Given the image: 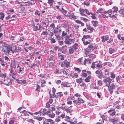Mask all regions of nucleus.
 <instances>
[{
    "instance_id": "f257e3e1",
    "label": "nucleus",
    "mask_w": 124,
    "mask_h": 124,
    "mask_svg": "<svg viewBox=\"0 0 124 124\" xmlns=\"http://www.w3.org/2000/svg\"><path fill=\"white\" fill-rule=\"evenodd\" d=\"M21 48L19 47H18L17 49L16 48L14 51L12 50V46H5L3 47L2 49V51L3 52V54H4L7 55H8L9 54L10 51L12 54H13L15 52H18L19 51V50L20 51H21Z\"/></svg>"
},
{
    "instance_id": "680f3d73",
    "label": "nucleus",
    "mask_w": 124,
    "mask_h": 124,
    "mask_svg": "<svg viewBox=\"0 0 124 124\" xmlns=\"http://www.w3.org/2000/svg\"><path fill=\"white\" fill-rule=\"evenodd\" d=\"M61 118L60 116H58L55 119V120L57 122H59L61 120Z\"/></svg>"
},
{
    "instance_id": "ddd939ff",
    "label": "nucleus",
    "mask_w": 124,
    "mask_h": 124,
    "mask_svg": "<svg viewBox=\"0 0 124 124\" xmlns=\"http://www.w3.org/2000/svg\"><path fill=\"white\" fill-rule=\"evenodd\" d=\"M79 11L80 12V14L81 15L85 16H86V15L84 14L86 12L85 9H84L81 8H80Z\"/></svg>"
},
{
    "instance_id": "4be33fe9",
    "label": "nucleus",
    "mask_w": 124,
    "mask_h": 124,
    "mask_svg": "<svg viewBox=\"0 0 124 124\" xmlns=\"http://www.w3.org/2000/svg\"><path fill=\"white\" fill-rule=\"evenodd\" d=\"M24 4L23 5L24 6H30L32 5H34L35 3L34 2L33 3L30 2L29 1H28L27 2H25L24 3Z\"/></svg>"
},
{
    "instance_id": "603ef678",
    "label": "nucleus",
    "mask_w": 124,
    "mask_h": 124,
    "mask_svg": "<svg viewBox=\"0 0 124 124\" xmlns=\"http://www.w3.org/2000/svg\"><path fill=\"white\" fill-rule=\"evenodd\" d=\"M78 101H79L80 103H83L84 102V101L81 98H78Z\"/></svg>"
},
{
    "instance_id": "9d476101",
    "label": "nucleus",
    "mask_w": 124,
    "mask_h": 124,
    "mask_svg": "<svg viewBox=\"0 0 124 124\" xmlns=\"http://www.w3.org/2000/svg\"><path fill=\"white\" fill-rule=\"evenodd\" d=\"M73 102L74 104V105L76 106L77 107H79L80 103L79 102V101H78V99L77 100H74Z\"/></svg>"
},
{
    "instance_id": "a878e982",
    "label": "nucleus",
    "mask_w": 124,
    "mask_h": 124,
    "mask_svg": "<svg viewBox=\"0 0 124 124\" xmlns=\"http://www.w3.org/2000/svg\"><path fill=\"white\" fill-rule=\"evenodd\" d=\"M56 94L57 95H56V98L61 97L63 95V94L62 92H58Z\"/></svg>"
},
{
    "instance_id": "f704fd0d",
    "label": "nucleus",
    "mask_w": 124,
    "mask_h": 124,
    "mask_svg": "<svg viewBox=\"0 0 124 124\" xmlns=\"http://www.w3.org/2000/svg\"><path fill=\"white\" fill-rule=\"evenodd\" d=\"M112 10L113 12H116L118 10V8L117 7L114 6L112 8Z\"/></svg>"
},
{
    "instance_id": "b1692460",
    "label": "nucleus",
    "mask_w": 124,
    "mask_h": 124,
    "mask_svg": "<svg viewBox=\"0 0 124 124\" xmlns=\"http://www.w3.org/2000/svg\"><path fill=\"white\" fill-rule=\"evenodd\" d=\"M83 79L81 78H80L78 79H76V82L79 84L82 83L83 81Z\"/></svg>"
},
{
    "instance_id": "c756f323",
    "label": "nucleus",
    "mask_w": 124,
    "mask_h": 124,
    "mask_svg": "<svg viewBox=\"0 0 124 124\" xmlns=\"http://www.w3.org/2000/svg\"><path fill=\"white\" fill-rule=\"evenodd\" d=\"M63 63H65V66L67 67H68L70 66V62H66V60H65V61H64Z\"/></svg>"
},
{
    "instance_id": "69168bd1",
    "label": "nucleus",
    "mask_w": 124,
    "mask_h": 124,
    "mask_svg": "<svg viewBox=\"0 0 124 124\" xmlns=\"http://www.w3.org/2000/svg\"><path fill=\"white\" fill-rule=\"evenodd\" d=\"M113 12V10L111 9H110L107 11V12H108V14H109V15L110 16L111 14L110 13H112Z\"/></svg>"
},
{
    "instance_id": "20e7f679",
    "label": "nucleus",
    "mask_w": 124,
    "mask_h": 124,
    "mask_svg": "<svg viewBox=\"0 0 124 124\" xmlns=\"http://www.w3.org/2000/svg\"><path fill=\"white\" fill-rule=\"evenodd\" d=\"M108 90L110 92V94H112L113 92V90L114 89L116 88V86L115 85L112 83L111 84L109 85V86H108Z\"/></svg>"
},
{
    "instance_id": "9b49d317",
    "label": "nucleus",
    "mask_w": 124,
    "mask_h": 124,
    "mask_svg": "<svg viewBox=\"0 0 124 124\" xmlns=\"http://www.w3.org/2000/svg\"><path fill=\"white\" fill-rule=\"evenodd\" d=\"M74 41V40L73 39H69L67 40H65V42L66 44L68 45H70L73 41Z\"/></svg>"
},
{
    "instance_id": "a19ab883",
    "label": "nucleus",
    "mask_w": 124,
    "mask_h": 124,
    "mask_svg": "<svg viewBox=\"0 0 124 124\" xmlns=\"http://www.w3.org/2000/svg\"><path fill=\"white\" fill-rule=\"evenodd\" d=\"M104 66L108 65V66L110 67L112 66V64L110 62H106L104 63Z\"/></svg>"
},
{
    "instance_id": "6e6552de",
    "label": "nucleus",
    "mask_w": 124,
    "mask_h": 124,
    "mask_svg": "<svg viewBox=\"0 0 124 124\" xmlns=\"http://www.w3.org/2000/svg\"><path fill=\"white\" fill-rule=\"evenodd\" d=\"M95 73L99 78H102L103 76V74L101 71L99 70H97L95 71Z\"/></svg>"
},
{
    "instance_id": "79ce46f5",
    "label": "nucleus",
    "mask_w": 124,
    "mask_h": 124,
    "mask_svg": "<svg viewBox=\"0 0 124 124\" xmlns=\"http://www.w3.org/2000/svg\"><path fill=\"white\" fill-rule=\"evenodd\" d=\"M28 112L26 111L25 110H23L22 112V113H24V116H29V115L28 114Z\"/></svg>"
},
{
    "instance_id": "0eeeda50",
    "label": "nucleus",
    "mask_w": 124,
    "mask_h": 124,
    "mask_svg": "<svg viewBox=\"0 0 124 124\" xmlns=\"http://www.w3.org/2000/svg\"><path fill=\"white\" fill-rule=\"evenodd\" d=\"M46 115L49 117L52 118H54L55 116V114L52 112H50L49 111L48 112L46 113Z\"/></svg>"
},
{
    "instance_id": "412c9836",
    "label": "nucleus",
    "mask_w": 124,
    "mask_h": 124,
    "mask_svg": "<svg viewBox=\"0 0 124 124\" xmlns=\"http://www.w3.org/2000/svg\"><path fill=\"white\" fill-rule=\"evenodd\" d=\"M70 76L73 78H75L78 77V74L77 73L71 74Z\"/></svg>"
},
{
    "instance_id": "bf43d9fd",
    "label": "nucleus",
    "mask_w": 124,
    "mask_h": 124,
    "mask_svg": "<svg viewBox=\"0 0 124 124\" xmlns=\"http://www.w3.org/2000/svg\"><path fill=\"white\" fill-rule=\"evenodd\" d=\"M85 96L86 98H87L88 100H91L92 99V98L91 96H88V95H86Z\"/></svg>"
},
{
    "instance_id": "e2e57ef3",
    "label": "nucleus",
    "mask_w": 124,
    "mask_h": 124,
    "mask_svg": "<svg viewBox=\"0 0 124 124\" xmlns=\"http://www.w3.org/2000/svg\"><path fill=\"white\" fill-rule=\"evenodd\" d=\"M16 63H15V62H14L12 64V68H14V69H15V68H16Z\"/></svg>"
},
{
    "instance_id": "f8f14e48",
    "label": "nucleus",
    "mask_w": 124,
    "mask_h": 124,
    "mask_svg": "<svg viewBox=\"0 0 124 124\" xmlns=\"http://www.w3.org/2000/svg\"><path fill=\"white\" fill-rule=\"evenodd\" d=\"M47 63V67H50L54 66L55 63L54 61H53L52 62H46Z\"/></svg>"
},
{
    "instance_id": "aec40b11",
    "label": "nucleus",
    "mask_w": 124,
    "mask_h": 124,
    "mask_svg": "<svg viewBox=\"0 0 124 124\" xmlns=\"http://www.w3.org/2000/svg\"><path fill=\"white\" fill-rule=\"evenodd\" d=\"M59 58L61 61H63L64 60L66 56L64 55H63L62 54L58 55Z\"/></svg>"
},
{
    "instance_id": "7c9ffc66",
    "label": "nucleus",
    "mask_w": 124,
    "mask_h": 124,
    "mask_svg": "<svg viewBox=\"0 0 124 124\" xmlns=\"http://www.w3.org/2000/svg\"><path fill=\"white\" fill-rule=\"evenodd\" d=\"M68 13L70 15V16L71 17V18H73L74 19H77V18H76V16L74 15V13H71V12H68Z\"/></svg>"
},
{
    "instance_id": "f03ea898",
    "label": "nucleus",
    "mask_w": 124,
    "mask_h": 124,
    "mask_svg": "<svg viewBox=\"0 0 124 124\" xmlns=\"http://www.w3.org/2000/svg\"><path fill=\"white\" fill-rule=\"evenodd\" d=\"M65 105V104L64 103L62 104V106L60 107V108L64 110L67 113L68 115L70 114V115H72V113L73 111V110L71 109L72 106H70V107L66 108V106Z\"/></svg>"
},
{
    "instance_id": "052dcab7",
    "label": "nucleus",
    "mask_w": 124,
    "mask_h": 124,
    "mask_svg": "<svg viewBox=\"0 0 124 124\" xmlns=\"http://www.w3.org/2000/svg\"><path fill=\"white\" fill-rule=\"evenodd\" d=\"M20 81H21V84H24L26 83H27L26 81L25 80H20Z\"/></svg>"
},
{
    "instance_id": "c9c22d12",
    "label": "nucleus",
    "mask_w": 124,
    "mask_h": 124,
    "mask_svg": "<svg viewBox=\"0 0 124 124\" xmlns=\"http://www.w3.org/2000/svg\"><path fill=\"white\" fill-rule=\"evenodd\" d=\"M4 17V15L3 13H0V20H3Z\"/></svg>"
},
{
    "instance_id": "338daca9",
    "label": "nucleus",
    "mask_w": 124,
    "mask_h": 124,
    "mask_svg": "<svg viewBox=\"0 0 124 124\" xmlns=\"http://www.w3.org/2000/svg\"><path fill=\"white\" fill-rule=\"evenodd\" d=\"M49 111H47L46 109L45 108L43 109V112L44 114L46 115V113L48 112Z\"/></svg>"
},
{
    "instance_id": "a211bd4d",
    "label": "nucleus",
    "mask_w": 124,
    "mask_h": 124,
    "mask_svg": "<svg viewBox=\"0 0 124 124\" xmlns=\"http://www.w3.org/2000/svg\"><path fill=\"white\" fill-rule=\"evenodd\" d=\"M82 76L83 77H86L87 76L86 70H83L82 71Z\"/></svg>"
},
{
    "instance_id": "6e6d98bb",
    "label": "nucleus",
    "mask_w": 124,
    "mask_h": 124,
    "mask_svg": "<svg viewBox=\"0 0 124 124\" xmlns=\"http://www.w3.org/2000/svg\"><path fill=\"white\" fill-rule=\"evenodd\" d=\"M110 77L112 78H114L115 77V74L112 72L111 73Z\"/></svg>"
},
{
    "instance_id": "423d86ee",
    "label": "nucleus",
    "mask_w": 124,
    "mask_h": 124,
    "mask_svg": "<svg viewBox=\"0 0 124 124\" xmlns=\"http://www.w3.org/2000/svg\"><path fill=\"white\" fill-rule=\"evenodd\" d=\"M93 50V46L91 45H88V47L86 48V52H91Z\"/></svg>"
},
{
    "instance_id": "5701e85b",
    "label": "nucleus",
    "mask_w": 124,
    "mask_h": 124,
    "mask_svg": "<svg viewBox=\"0 0 124 124\" xmlns=\"http://www.w3.org/2000/svg\"><path fill=\"white\" fill-rule=\"evenodd\" d=\"M93 26L94 27H96L98 26V22L96 21H91Z\"/></svg>"
},
{
    "instance_id": "4468645a",
    "label": "nucleus",
    "mask_w": 124,
    "mask_h": 124,
    "mask_svg": "<svg viewBox=\"0 0 124 124\" xmlns=\"http://www.w3.org/2000/svg\"><path fill=\"white\" fill-rule=\"evenodd\" d=\"M60 26H58L55 27V29H54V33H57L58 31L60 32L61 31V30L60 28Z\"/></svg>"
},
{
    "instance_id": "13d9d810",
    "label": "nucleus",
    "mask_w": 124,
    "mask_h": 124,
    "mask_svg": "<svg viewBox=\"0 0 124 124\" xmlns=\"http://www.w3.org/2000/svg\"><path fill=\"white\" fill-rule=\"evenodd\" d=\"M62 9L63 11L62 13L64 15H65L66 13H67V11L66 10L64 9L63 8H62Z\"/></svg>"
},
{
    "instance_id": "e433bc0d",
    "label": "nucleus",
    "mask_w": 124,
    "mask_h": 124,
    "mask_svg": "<svg viewBox=\"0 0 124 124\" xmlns=\"http://www.w3.org/2000/svg\"><path fill=\"white\" fill-rule=\"evenodd\" d=\"M44 118V117H43L36 116L34 118L39 121H41Z\"/></svg>"
},
{
    "instance_id": "49530a36",
    "label": "nucleus",
    "mask_w": 124,
    "mask_h": 124,
    "mask_svg": "<svg viewBox=\"0 0 124 124\" xmlns=\"http://www.w3.org/2000/svg\"><path fill=\"white\" fill-rule=\"evenodd\" d=\"M95 62H93L91 66V67L92 69H94L95 68L96 64L95 63Z\"/></svg>"
},
{
    "instance_id": "8fccbe9b",
    "label": "nucleus",
    "mask_w": 124,
    "mask_h": 124,
    "mask_svg": "<svg viewBox=\"0 0 124 124\" xmlns=\"http://www.w3.org/2000/svg\"><path fill=\"white\" fill-rule=\"evenodd\" d=\"M40 26H36L35 28L34 29V30L35 31H37V30H39L40 29Z\"/></svg>"
},
{
    "instance_id": "473e14b6",
    "label": "nucleus",
    "mask_w": 124,
    "mask_h": 124,
    "mask_svg": "<svg viewBox=\"0 0 124 124\" xmlns=\"http://www.w3.org/2000/svg\"><path fill=\"white\" fill-rule=\"evenodd\" d=\"M54 0H48V3L50 4V5L51 7H53V4L52 3L54 2Z\"/></svg>"
},
{
    "instance_id": "dca6fc26",
    "label": "nucleus",
    "mask_w": 124,
    "mask_h": 124,
    "mask_svg": "<svg viewBox=\"0 0 124 124\" xmlns=\"http://www.w3.org/2000/svg\"><path fill=\"white\" fill-rule=\"evenodd\" d=\"M91 61L92 60L91 59L88 58L85 59L84 61V65H85L86 63H91Z\"/></svg>"
},
{
    "instance_id": "c03bdc74",
    "label": "nucleus",
    "mask_w": 124,
    "mask_h": 124,
    "mask_svg": "<svg viewBox=\"0 0 124 124\" xmlns=\"http://www.w3.org/2000/svg\"><path fill=\"white\" fill-rule=\"evenodd\" d=\"M67 46H63L62 48V50H63L64 52L66 51L67 50Z\"/></svg>"
},
{
    "instance_id": "864d4df0",
    "label": "nucleus",
    "mask_w": 124,
    "mask_h": 124,
    "mask_svg": "<svg viewBox=\"0 0 124 124\" xmlns=\"http://www.w3.org/2000/svg\"><path fill=\"white\" fill-rule=\"evenodd\" d=\"M114 51V49L112 48H109V52L110 54L113 53V52Z\"/></svg>"
},
{
    "instance_id": "393cba45",
    "label": "nucleus",
    "mask_w": 124,
    "mask_h": 124,
    "mask_svg": "<svg viewBox=\"0 0 124 124\" xmlns=\"http://www.w3.org/2000/svg\"><path fill=\"white\" fill-rule=\"evenodd\" d=\"M102 67V64H100L97 63L96 64V69L100 70Z\"/></svg>"
},
{
    "instance_id": "5fc2aeb1",
    "label": "nucleus",
    "mask_w": 124,
    "mask_h": 124,
    "mask_svg": "<svg viewBox=\"0 0 124 124\" xmlns=\"http://www.w3.org/2000/svg\"><path fill=\"white\" fill-rule=\"evenodd\" d=\"M67 35V32H64V31H62V37H64L65 36H66Z\"/></svg>"
},
{
    "instance_id": "1a4fd4ad",
    "label": "nucleus",
    "mask_w": 124,
    "mask_h": 124,
    "mask_svg": "<svg viewBox=\"0 0 124 124\" xmlns=\"http://www.w3.org/2000/svg\"><path fill=\"white\" fill-rule=\"evenodd\" d=\"M69 122L70 124H76L77 123V120L74 118H73L70 119Z\"/></svg>"
},
{
    "instance_id": "39448f33",
    "label": "nucleus",
    "mask_w": 124,
    "mask_h": 124,
    "mask_svg": "<svg viewBox=\"0 0 124 124\" xmlns=\"http://www.w3.org/2000/svg\"><path fill=\"white\" fill-rule=\"evenodd\" d=\"M111 79L109 78L103 80V82L105 83L107 86H109V85H110L111 82Z\"/></svg>"
},
{
    "instance_id": "09e8293b",
    "label": "nucleus",
    "mask_w": 124,
    "mask_h": 124,
    "mask_svg": "<svg viewBox=\"0 0 124 124\" xmlns=\"http://www.w3.org/2000/svg\"><path fill=\"white\" fill-rule=\"evenodd\" d=\"M48 34V33L47 31H43L42 33L41 34V35H42L47 36Z\"/></svg>"
},
{
    "instance_id": "ea45409f",
    "label": "nucleus",
    "mask_w": 124,
    "mask_h": 124,
    "mask_svg": "<svg viewBox=\"0 0 124 124\" xmlns=\"http://www.w3.org/2000/svg\"><path fill=\"white\" fill-rule=\"evenodd\" d=\"M71 118L68 116H66L65 117V120L67 121L70 122Z\"/></svg>"
},
{
    "instance_id": "de8ad7c7",
    "label": "nucleus",
    "mask_w": 124,
    "mask_h": 124,
    "mask_svg": "<svg viewBox=\"0 0 124 124\" xmlns=\"http://www.w3.org/2000/svg\"><path fill=\"white\" fill-rule=\"evenodd\" d=\"M89 56L90 58L93 59L95 57V55L93 54H91L89 55Z\"/></svg>"
},
{
    "instance_id": "2f4dec72",
    "label": "nucleus",
    "mask_w": 124,
    "mask_h": 124,
    "mask_svg": "<svg viewBox=\"0 0 124 124\" xmlns=\"http://www.w3.org/2000/svg\"><path fill=\"white\" fill-rule=\"evenodd\" d=\"M1 76L2 77L1 80L2 81V82H5L6 80L5 79V78H6V75L4 74H2L1 75Z\"/></svg>"
},
{
    "instance_id": "3c124183",
    "label": "nucleus",
    "mask_w": 124,
    "mask_h": 124,
    "mask_svg": "<svg viewBox=\"0 0 124 124\" xmlns=\"http://www.w3.org/2000/svg\"><path fill=\"white\" fill-rule=\"evenodd\" d=\"M117 38L120 40H122L123 41H124V37H121V36L119 34H118L117 35Z\"/></svg>"
},
{
    "instance_id": "37998d69",
    "label": "nucleus",
    "mask_w": 124,
    "mask_h": 124,
    "mask_svg": "<svg viewBox=\"0 0 124 124\" xmlns=\"http://www.w3.org/2000/svg\"><path fill=\"white\" fill-rule=\"evenodd\" d=\"M37 88L36 89V91L39 92H40L39 91L40 89V86L38 84H37Z\"/></svg>"
},
{
    "instance_id": "7ed1b4c3",
    "label": "nucleus",
    "mask_w": 124,
    "mask_h": 124,
    "mask_svg": "<svg viewBox=\"0 0 124 124\" xmlns=\"http://www.w3.org/2000/svg\"><path fill=\"white\" fill-rule=\"evenodd\" d=\"M17 66H16V71L20 74H22L23 72L24 68L21 65H17Z\"/></svg>"
},
{
    "instance_id": "4c0bfd02",
    "label": "nucleus",
    "mask_w": 124,
    "mask_h": 124,
    "mask_svg": "<svg viewBox=\"0 0 124 124\" xmlns=\"http://www.w3.org/2000/svg\"><path fill=\"white\" fill-rule=\"evenodd\" d=\"M119 12L120 14L122 15L123 17H124V9H121Z\"/></svg>"
},
{
    "instance_id": "58836bf2",
    "label": "nucleus",
    "mask_w": 124,
    "mask_h": 124,
    "mask_svg": "<svg viewBox=\"0 0 124 124\" xmlns=\"http://www.w3.org/2000/svg\"><path fill=\"white\" fill-rule=\"evenodd\" d=\"M74 50L72 49L71 47H70L69 49V54H72L74 52Z\"/></svg>"
},
{
    "instance_id": "774afa93",
    "label": "nucleus",
    "mask_w": 124,
    "mask_h": 124,
    "mask_svg": "<svg viewBox=\"0 0 124 124\" xmlns=\"http://www.w3.org/2000/svg\"><path fill=\"white\" fill-rule=\"evenodd\" d=\"M101 120V122H100L97 123L96 124H102L104 123V121H103V119L102 118L101 120H100L99 121H100Z\"/></svg>"
},
{
    "instance_id": "0e129e2a",
    "label": "nucleus",
    "mask_w": 124,
    "mask_h": 124,
    "mask_svg": "<svg viewBox=\"0 0 124 124\" xmlns=\"http://www.w3.org/2000/svg\"><path fill=\"white\" fill-rule=\"evenodd\" d=\"M91 14L92 15V16H91V17L92 19H95L96 18V17L94 14H93L92 13H91Z\"/></svg>"
},
{
    "instance_id": "cd10ccee",
    "label": "nucleus",
    "mask_w": 124,
    "mask_h": 124,
    "mask_svg": "<svg viewBox=\"0 0 124 124\" xmlns=\"http://www.w3.org/2000/svg\"><path fill=\"white\" fill-rule=\"evenodd\" d=\"M91 78V76L89 75L85 79V82H88L90 81V80Z\"/></svg>"
},
{
    "instance_id": "4d7b16f0",
    "label": "nucleus",
    "mask_w": 124,
    "mask_h": 124,
    "mask_svg": "<svg viewBox=\"0 0 124 124\" xmlns=\"http://www.w3.org/2000/svg\"><path fill=\"white\" fill-rule=\"evenodd\" d=\"M46 120L48 122H50L51 124H52V123L54 122L53 121V120L51 119H47Z\"/></svg>"
},
{
    "instance_id": "a18cd8bd",
    "label": "nucleus",
    "mask_w": 124,
    "mask_h": 124,
    "mask_svg": "<svg viewBox=\"0 0 124 124\" xmlns=\"http://www.w3.org/2000/svg\"><path fill=\"white\" fill-rule=\"evenodd\" d=\"M54 97L56 98V95L55 93H53L52 94H50V98H51Z\"/></svg>"
},
{
    "instance_id": "72a5a7b5",
    "label": "nucleus",
    "mask_w": 124,
    "mask_h": 124,
    "mask_svg": "<svg viewBox=\"0 0 124 124\" xmlns=\"http://www.w3.org/2000/svg\"><path fill=\"white\" fill-rule=\"evenodd\" d=\"M110 121L113 123L115 124L116 122L117 119L116 118H111L110 119Z\"/></svg>"
},
{
    "instance_id": "bb28decb",
    "label": "nucleus",
    "mask_w": 124,
    "mask_h": 124,
    "mask_svg": "<svg viewBox=\"0 0 124 124\" xmlns=\"http://www.w3.org/2000/svg\"><path fill=\"white\" fill-rule=\"evenodd\" d=\"M61 85L64 87H69L70 86V85L69 83H63V82L61 84Z\"/></svg>"
},
{
    "instance_id": "6ab92c4d",
    "label": "nucleus",
    "mask_w": 124,
    "mask_h": 124,
    "mask_svg": "<svg viewBox=\"0 0 124 124\" xmlns=\"http://www.w3.org/2000/svg\"><path fill=\"white\" fill-rule=\"evenodd\" d=\"M91 38L90 36L89 35H84L83 36V38L82 39V41H84L85 40V39H89Z\"/></svg>"
},
{
    "instance_id": "c85d7f7f",
    "label": "nucleus",
    "mask_w": 124,
    "mask_h": 124,
    "mask_svg": "<svg viewBox=\"0 0 124 124\" xmlns=\"http://www.w3.org/2000/svg\"><path fill=\"white\" fill-rule=\"evenodd\" d=\"M84 60L83 59V58L81 57V58H79L78 60V62H79L80 64L82 65H84Z\"/></svg>"
},
{
    "instance_id": "2eb2a0df",
    "label": "nucleus",
    "mask_w": 124,
    "mask_h": 124,
    "mask_svg": "<svg viewBox=\"0 0 124 124\" xmlns=\"http://www.w3.org/2000/svg\"><path fill=\"white\" fill-rule=\"evenodd\" d=\"M101 38L102 39L101 41L102 42H104L108 40L109 39L108 37L107 36H102L101 37Z\"/></svg>"
},
{
    "instance_id": "f3484780",
    "label": "nucleus",
    "mask_w": 124,
    "mask_h": 124,
    "mask_svg": "<svg viewBox=\"0 0 124 124\" xmlns=\"http://www.w3.org/2000/svg\"><path fill=\"white\" fill-rule=\"evenodd\" d=\"M54 56L53 55H51L47 60L46 62H51V61H54Z\"/></svg>"
}]
</instances>
